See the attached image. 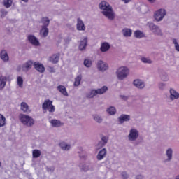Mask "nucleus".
<instances>
[{
    "instance_id": "1",
    "label": "nucleus",
    "mask_w": 179,
    "mask_h": 179,
    "mask_svg": "<svg viewBox=\"0 0 179 179\" xmlns=\"http://www.w3.org/2000/svg\"><path fill=\"white\" fill-rule=\"evenodd\" d=\"M99 8L102 10L103 15L108 17V19H110V20H113L114 19V14L113 13V8L110 7V4L107 3L106 1H101L99 3Z\"/></svg>"
},
{
    "instance_id": "2",
    "label": "nucleus",
    "mask_w": 179,
    "mask_h": 179,
    "mask_svg": "<svg viewBox=\"0 0 179 179\" xmlns=\"http://www.w3.org/2000/svg\"><path fill=\"white\" fill-rule=\"evenodd\" d=\"M19 120L26 127H32V125H34V120L29 115L20 114L19 115Z\"/></svg>"
},
{
    "instance_id": "3",
    "label": "nucleus",
    "mask_w": 179,
    "mask_h": 179,
    "mask_svg": "<svg viewBox=\"0 0 179 179\" xmlns=\"http://www.w3.org/2000/svg\"><path fill=\"white\" fill-rule=\"evenodd\" d=\"M41 22L44 26L42 27L41 34H42L43 37H47L48 36V28H47V26L50 24V19L47 17H43Z\"/></svg>"
},
{
    "instance_id": "4",
    "label": "nucleus",
    "mask_w": 179,
    "mask_h": 179,
    "mask_svg": "<svg viewBox=\"0 0 179 179\" xmlns=\"http://www.w3.org/2000/svg\"><path fill=\"white\" fill-rule=\"evenodd\" d=\"M106 90H108L107 86H103L102 88L98 90H92L90 93L87 95V97H88V99H92L97 94H103L106 93Z\"/></svg>"
},
{
    "instance_id": "5",
    "label": "nucleus",
    "mask_w": 179,
    "mask_h": 179,
    "mask_svg": "<svg viewBox=\"0 0 179 179\" xmlns=\"http://www.w3.org/2000/svg\"><path fill=\"white\" fill-rule=\"evenodd\" d=\"M128 73H129V70L127 67H120L117 71V78L120 80L125 79L128 76Z\"/></svg>"
},
{
    "instance_id": "6",
    "label": "nucleus",
    "mask_w": 179,
    "mask_h": 179,
    "mask_svg": "<svg viewBox=\"0 0 179 179\" xmlns=\"http://www.w3.org/2000/svg\"><path fill=\"white\" fill-rule=\"evenodd\" d=\"M43 110H48L49 113H54L55 111V106L52 105V101L46 99L42 104Z\"/></svg>"
},
{
    "instance_id": "7",
    "label": "nucleus",
    "mask_w": 179,
    "mask_h": 179,
    "mask_svg": "<svg viewBox=\"0 0 179 179\" xmlns=\"http://www.w3.org/2000/svg\"><path fill=\"white\" fill-rule=\"evenodd\" d=\"M166 16V10L159 9L154 15V17L157 22H160L163 20V17Z\"/></svg>"
},
{
    "instance_id": "8",
    "label": "nucleus",
    "mask_w": 179,
    "mask_h": 179,
    "mask_svg": "<svg viewBox=\"0 0 179 179\" xmlns=\"http://www.w3.org/2000/svg\"><path fill=\"white\" fill-rule=\"evenodd\" d=\"M138 136H139V134L138 133L136 129H133L130 131V133L129 134V141H135L136 139H138Z\"/></svg>"
},
{
    "instance_id": "9",
    "label": "nucleus",
    "mask_w": 179,
    "mask_h": 179,
    "mask_svg": "<svg viewBox=\"0 0 179 179\" xmlns=\"http://www.w3.org/2000/svg\"><path fill=\"white\" fill-rule=\"evenodd\" d=\"M98 69L101 71V72H104V71H107L108 69V64L104 63V62L99 60L97 64Z\"/></svg>"
},
{
    "instance_id": "10",
    "label": "nucleus",
    "mask_w": 179,
    "mask_h": 179,
    "mask_svg": "<svg viewBox=\"0 0 179 179\" xmlns=\"http://www.w3.org/2000/svg\"><path fill=\"white\" fill-rule=\"evenodd\" d=\"M149 28L150 29L152 30L155 34H162V31L160 30L159 27H157V25H155V24L151 22L149 24Z\"/></svg>"
},
{
    "instance_id": "11",
    "label": "nucleus",
    "mask_w": 179,
    "mask_h": 179,
    "mask_svg": "<svg viewBox=\"0 0 179 179\" xmlns=\"http://www.w3.org/2000/svg\"><path fill=\"white\" fill-rule=\"evenodd\" d=\"M34 66L35 69L38 71V72H41V73H43V72L45 71V68L44 67V65H43L42 64H40L38 62H34Z\"/></svg>"
},
{
    "instance_id": "12",
    "label": "nucleus",
    "mask_w": 179,
    "mask_h": 179,
    "mask_svg": "<svg viewBox=\"0 0 179 179\" xmlns=\"http://www.w3.org/2000/svg\"><path fill=\"white\" fill-rule=\"evenodd\" d=\"M28 40L29 43H31V44H32L33 45H40V42L38 41V40H37V38H36V36L33 35L28 36Z\"/></svg>"
},
{
    "instance_id": "13",
    "label": "nucleus",
    "mask_w": 179,
    "mask_h": 179,
    "mask_svg": "<svg viewBox=\"0 0 179 179\" xmlns=\"http://www.w3.org/2000/svg\"><path fill=\"white\" fill-rule=\"evenodd\" d=\"M85 29H86V27H85V24L83 23V21H82L80 18H78L77 20V30L85 31Z\"/></svg>"
},
{
    "instance_id": "14",
    "label": "nucleus",
    "mask_w": 179,
    "mask_h": 179,
    "mask_svg": "<svg viewBox=\"0 0 179 179\" xmlns=\"http://www.w3.org/2000/svg\"><path fill=\"white\" fill-rule=\"evenodd\" d=\"M31 66H33V62L29 60L22 65V71H29V69H31Z\"/></svg>"
},
{
    "instance_id": "15",
    "label": "nucleus",
    "mask_w": 179,
    "mask_h": 179,
    "mask_svg": "<svg viewBox=\"0 0 179 179\" xmlns=\"http://www.w3.org/2000/svg\"><path fill=\"white\" fill-rule=\"evenodd\" d=\"M106 153H107V150H106V148H103L101 150H100L97 155V159L103 160V159L106 157Z\"/></svg>"
},
{
    "instance_id": "16",
    "label": "nucleus",
    "mask_w": 179,
    "mask_h": 179,
    "mask_svg": "<svg viewBox=\"0 0 179 179\" xmlns=\"http://www.w3.org/2000/svg\"><path fill=\"white\" fill-rule=\"evenodd\" d=\"M49 61L52 62V64H57L58 61H59V53L55 54L51 56Z\"/></svg>"
},
{
    "instance_id": "17",
    "label": "nucleus",
    "mask_w": 179,
    "mask_h": 179,
    "mask_svg": "<svg viewBox=\"0 0 179 179\" xmlns=\"http://www.w3.org/2000/svg\"><path fill=\"white\" fill-rule=\"evenodd\" d=\"M134 85L136 87H138V89H143L145 87V83L141 80H135L134 81Z\"/></svg>"
},
{
    "instance_id": "18",
    "label": "nucleus",
    "mask_w": 179,
    "mask_h": 179,
    "mask_svg": "<svg viewBox=\"0 0 179 179\" xmlns=\"http://www.w3.org/2000/svg\"><path fill=\"white\" fill-rule=\"evenodd\" d=\"M86 45H87V38H85L80 41V45H79V50L80 51H83V50H85Z\"/></svg>"
},
{
    "instance_id": "19",
    "label": "nucleus",
    "mask_w": 179,
    "mask_h": 179,
    "mask_svg": "<svg viewBox=\"0 0 179 179\" xmlns=\"http://www.w3.org/2000/svg\"><path fill=\"white\" fill-rule=\"evenodd\" d=\"M110 50V44L107 42H104L101 45V51L102 52H106Z\"/></svg>"
},
{
    "instance_id": "20",
    "label": "nucleus",
    "mask_w": 179,
    "mask_h": 179,
    "mask_svg": "<svg viewBox=\"0 0 179 179\" xmlns=\"http://www.w3.org/2000/svg\"><path fill=\"white\" fill-rule=\"evenodd\" d=\"M57 90L63 94V96H68V92H66V88L64 85L57 86Z\"/></svg>"
},
{
    "instance_id": "21",
    "label": "nucleus",
    "mask_w": 179,
    "mask_h": 179,
    "mask_svg": "<svg viewBox=\"0 0 179 179\" xmlns=\"http://www.w3.org/2000/svg\"><path fill=\"white\" fill-rule=\"evenodd\" d=\"M50 123L52 125V127H55L56 128L62 127V125H64V123L61 122V121H59L58 120H52L50 121Z\"/></svg>"
},
{
    "instance_id": "22",
    "label": "nucleus",
    "mask_w": 179,
    "mask_h": 179,
    "mask_svg": "<svg viewBox=\"0 0 179 179\" xmlns=\"http://www.w3.org/2000/svg\"><path fill=\"white\" fill-rule=\"evenodd\" d=\"M0 57L3 61H9V56L6 50H2L0 54Z\"/></svg>"
},
{
    "instance_id": "23",
    "label": "nucleus",
    "mask_w": 179,
    "mask_h": 179,
    "mask_svg": "<svg viewBox=\"0 0 179 179\" xmlns=\"http://www.w3.org/2000/svg\"><path fill=\"white\" fill-rule=\"evenodd\" d=\"M131 117L128 115H122L120 117H119V121L120 122V124H122L124 121H129Z\"/></svg>"
},
{
    "instance_id": "24",
    "label": "nucleus",
    "mask_w": 179,
    "mask_h": 179,
    "mask_svg": "<svg viewBox=\"0 0 179 179\" xmlns=\"http://www.w3.org/2000/svg\"><path fill=\"white\" fill-rule=\"evenodd\" d=\"M170 93H171V100H174L176 99H178L179 97V94L178 92H176V90L171 89L170 90Z\"/></svg>"
},
{
    "instance_id": "25",
    "label": "nucleus",
    "mask_w": 179,
    "mask_h": 179,
    "mask_svg": "<svg viewBox=\"0 0 179 179\" xmlns=\"http://www.w3.org/2000/svg\"><path fill=\"white\" fill-rule=\"evenodd\" d=\"M122 33L124 37H131L132 36V30L129 29H124Z\"/></svg>"
},
{
    "instance_id": "26",
    "label": "nucleus",
    "mask_w": 179,
    "mask_h": 179,
    "mask_svg": "<svg viewBox=\"0 0 179 179\" xmlns=\"http://www.w3.org/2000/svg\"><path fill=\"white\" fill-rule=\"evenodd\" d=\"M59 146L62 150H69L71 149V145L66 144L65 142L60 143Z\"/></svg>"
},
{
    "instance_id": "27",
    "label": "nucleus",
    "mask_w": 179,
    "mask_h": 179,
    "mask_svg": "<svg viewBox=\"0 0 179 179\" xmlns=\"http://www.w3.org/2000/svg\"><path fill=\"white\" fill-rule=\"evenodd\" d=\"M101 141H100L99 143H98V146L99 148H103V146H104L106 143H107V141H108V138L106 136H103L101 138Z\"/></svg>"
},
{
    "instance_id": "28",
    "label": "nucleus",
    "mask_w": 179,
    "mask_h": 179,
    "mask_svg": "<svg viewBox=\"0 0 179 179\" xmlns=\"http://www.w3.org/2000/svg\"><path fill=\"white\" fill-rule=\"evenodd\" d=\"M6 86V78L0 77V89H3Z\"/></svg>"
},
{
    "instance_id": "29",
    "label": "nucleus",
    "mask_w": 179,
    "mask_h": 179,
    "mask_svg": "<svg viewBox=\"0 0 179 179\" xmlns=\"http://www.w3.org/2000/svg\"><path fill=\"white\" fill-rule=\"evenodd\" d=\"M21 110L23 113H27L29 111V105L26 102L21 103Z\"/></svg>"
},
{
    "instance_id": "30",
    "label": "nucleus",
    "mask_w": 179,
    "mask_h": 179,
    "mask_svg": "<svg viewBox=\"0 0 179 179\" xmlns=\"http://www.w3.org/2000/svg\"><path fill=\"white\" fill-rule=\"evenodd\" d=\"M108 114H110V115H114L115 113H117V110L114 106H110L109 108L107 109Z\"/></svg>"
},
{
    "instance_id": "31",
    "label": "nucleus",
    "mask_w": 179,
    "mask_h": 179,
    "mask_svg": "<svg viewBox=\"0 0 179 179\" xmlns=\"http://www.w3.org/2000/svg\"><path fill=\"white\" fill-rule=\"evenodd\" d=\"M32 156L34 159H37V157H40V156H41V152L38 150H34L32 152Z\"/></svg>"
},
{
    "instance_id": "32",
    "label": "nucleus",
    "mask_w": 179,
    "mask_h": 179,
    "mask_svg": "<svg viewBox=\"0 0 179 179\" xmlns=\"http://www.w3.org/2000/svg\"><path fill=\"white\" fill-rule=\"evenodd\" d=\"M134 36L136 38H142V37H145V35L141 31L138 30L134 32Z\"/></svg>"
},
{
    "instance_id": "33",
    "label": "nucleus",
    "mask_w": 179,
    "mask_h": 179,
    "mask_svg": "<svg viewBox=\"0 0 179 179\" xmlns=\"http://www.w3.org/2000/svg\"><path fill=\"white\" fill-rule=\"evenodd\" d=\"M80 80H82V76H78L75 79L74 86H79Z\"/></svg>"
},
{
    "instance_id": "34",
    "label": "nucleus",
    "mask_w": 179,
    "mask_h": 179,
    "mask_svg": "<svg viewBox=\"0 0 179 179\" xmlns=\"http://www.w3.org/2000/svg\"><path fill=\"white\" fill-rule=\"evenodd\" d=\"M6 122V119L3 115L0 114V127L5 126Z\"/></svg>"
},
{
    "instance_id": "35",
    "label": "nucleus",
    "mask_w": 179,
    "mask_h": 179,
    "mask_svg": "<svg viewBox=\"0 0 179 179\" xmlns=\"http://www.w3.org/2000/svg\"><path fill=\"white\" fill-rule=\"evenodd\" d=\"M166 155L168 157V160H171L173 157V150H171V148L166 150Z\"/></svg>"
},
{
    "instance_id": "36",
    "label": "nucleus",
    "mask_w": 179,
    "mask_h": 179,
    "mask_svg": "<svg viewBox=\"0 0 179 179\" xmlns=\"http://www.w3.org/2000/svg\"><path fill=\"white\" fill-rule=\"evenodd\" d=\"M3 5L5 8H10L12 6V0H4Z\"/></svg>"
},
{
    "instance_id": "37",
    "label": "nucleus",
    "mask_w": 179,
    "mask_h": 179,
    "mask_svg": "<svg viewBox=\"0 0 179 179\" xmlns=\"http://www.w3.org/2000/svg\"><path fill=\"white\" fill-rule=\"evenodd\" d=\"M84 65L87 68H90L92 66V60L86 59L84 60Z\"/></svg>"
},
{
    "instance_id": "38",
    "label": "nucleus",
    "mask_w": 179,
    "mask_h": 179,
    "mask_svg": "<svg viewBox=\"0 0 179 179\" xmlns=\"http://www.w3.org/2000/svg\"><path fill=\"white\" fill-rule=\"evenodd\" d=\"M17 85L20 87H23V78L18 76L17 78Z\"/></svg>"
},
{
    "instance_id": "39",
    "label": "nucleus",
    "mask_w": 179,
    "mask_h": 179,
    "mask_svg": "<svg viewBox=\"0 0 179 179\" xmlns=\"http://www.w3.org/2000/svg\"><path fill=\"white\" fill-rule=\"evenodd\" d=\"M141 61H142V62H144V64H152V60H150L146 57H142Z\"/></svg>"
},
{
    "instance_id": "40",
    "label": "nucleus",
    "mask_w": 179,
    "mask_h": 179,
    "mask_svg": "<svg viewBox=\"0 0 179 179\" xmlns=\"http://www.w3.org/2000/svg\"><path fill=\"white\" fill-rule=\"evenodd\" d=\"M94 120L95 121H96V122H101V121H103V119H101V117H99V115H96L95 116H94Z\"/></svg>"
},
{
    "instance_id": "41",
    "label": "nucleus",
    "mask_w": 179,
    "mask_h": 179,
    "mask_svg": "<svg viewBox=\"0 0 179 179\" xmlns=\"http://www.w3.org/2000/svg\"><path fill=\"white\" fill-rule=\"evenodd\" d=\"M122 177L123 179H127V178H128V174H127L126 172H123L122 173Z\"/></svg>"
},
{
    "instance_id": "42",
    "label": "nucleus",
    "mask_w": 179,
    "mask_h": 179,
    "mask_svg": "<svg viewBox=\"0 0 179 179\" xmlns=\"http://www.w3.org/2000/svg\"><path fill=\"white\" fill-rule=\"evenodd\" d=\"M161 79H162V80H164V81H166V80H167V75H164V76H161Z\"/></svg>"
},
{
    "instance_id": "43",
    "label": "nucleus",
    "mask_w": 179,
    "mask_h": 179,
    "mask_svg": "<svg viewBox=\"0 0 179 179\" xmlns=\"http://www.w3.org/2000/svg\"><path fill=\"white\" fill-rule=\"evenodd\" d=\"M143 176H142L141 175H138L136 177V179H143Z\"/></svg>"
},
{
    "instance_id": "44",
    "label": "nucleus",
    "mask_w": 179,
    "mask_h": 179,
    "mask_svg": "<svg viewBox=\"0 0 179 179\" xmlns=\"http://www.w3.org/2000/svg\"><path fill=\"white\" fill-rule=\"evenodd\" d=\"M163 87H164V83H160V84L159 85V89H163Z\"/></svg>"
},
{
    "instance_id": "45",
    "label": "nucleus",
    "mask_w": 179,
    "mask_h": 179,
    "mask_svg": "<svg viewBox=\"0 0 179 179\" xmlns=\"http://www.w3.org/2000/svg\"><path fill=\"white\" fill-rule=\"evenodd\" d=\"M175 48H176V51H179V45H178V43L177 45H175Z\"/></svg>"
},
{
    "instance_id": "46",
    "label": "nucleus",
    "mask_w": 179,
    "mask_h": 179,
    "mask_svg": "<svg viewBox=\"0 0 179 179\" xmlns=\"http://www.w3.org/2000/svg\"><path fill=\"white\" fill-rule=\"evenodd\" d=\"M173 43L175 45H177V44H178V43L177 42V39H173Z\"/></svg>"
},
{
    "instance_id": "47",
    "label": "nucleus",
    "mask_w": 179,
    "mask_h": 179,
    "mask_svg": "<svg viewBox=\"0 0 179 179\" xmlns=\"http://www.w3.org/2000/svg\"><path fill=\"white\" fill-rule=\"evenodd\" d=\"M124 3H128V2H131V0H122Z\"/></svg>"
},
{
    "instance_id": "48",
    "label": "nucleus",
    "mask_w": 179,
    "mask_h": 179,
    "mask_svg": "<svg viewBox=\"0 0 179 179\" xmlns=\"http://www.w3.org/2000/svg\"><path fill=\"white\" fill-rule=\"evenodd\" d=\"M7 14H8V12H6V11H3V15H7Z\"/></svg>"
},
{
    "instance_id": "49",
    "label": "nucleus",
    "mask_w": 179,
    "mask_h": 179,
    "mask_svg": "<svg viewBox=\"0 0 179 179\" xmlns=\"http://www.w3.org/2000/svg\"><path fill=\"white\" fill-rule=\"evenodd\" d=\"M156 0H148L149 2L153 3L155 2Z\"/></svg>"
},
{
    "instance_id": "50",
    "label": "nucleus",
    "mask_w": 179,
    "mask_h": 179,
    "mask_svg": "<svg viewBox=\"0 0 179 179\" xmlns=\"http://www.w3.org/2000/svg\"><path fill=\"white\" fill-rule=\"evenodd\" d=\"M23 2H29V0H22Z\"/></svg>"
},
{
    "instance_id": "51",
    "label": "nucleus",
    "mask_w": 179,
    "mask_h": 179,
    "mask_svg": "<svg viewBox=\"0 0 179 179\" xmlns=\"http://www.w3.org/2000/svg\"><path fill=\"white\" fill-rule=\"evenodd\" d=\"M176 179H179V176H176Z\"/></svg>"
},
{
    "instance_id": "52",
    "label": "nucleus",
    "mask_w": 179,
    "mask_h": 179,
    "mask_svg": "<svg viewBox=\"0 0 179 179\" xmlns=\"http://www.w3.org/2000/svg\"><path fill=\"white\" fill-rule=\"evenodd\" d=\"M0 167H1V162H0Z\"/></svg>"
}]
</instances>
